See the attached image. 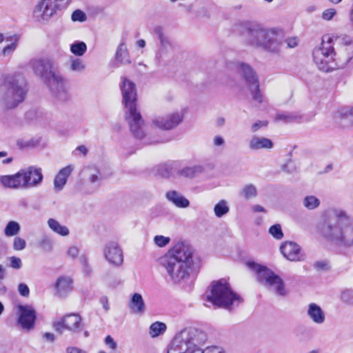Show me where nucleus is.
<instances>
[{
	"label": "nucleus",
	"instance_id": "49",
	"mask_svg": "<svg viewBox=\"0 0 353 353\" xmlns=\"http://www.w3.org/2000/svg\"><path fill=\"white\" fill-rule=\"evenodd\" d=\"M40 143V140L39 139H32L31 140H29L26 142H23L22 140H18L17 141V145L20 146L21 148H26V147H35L38 145Z\"/></svg>",
	"mask_w": 353,
	"mask_h": 353
},
{
	"label": "nucleus",
	"instance_id": "54",
	"mask_svg": "<svg viewBox=\"0 0 353 353\" xmlns=\"http://www.w3.org/2000/svg\"><path fill=\"white\" fill-rule=\"evenodd\" d=\"M18 292L22 296L28 297L30 294V290L28 286L23 283H19L18 285Z\"/></svg>",
	"mask_w": 353,
	"mask_h": 353
},
{
	"label": "nucleus",
	"instance_id": "26",
	"mask_svg": "<svg viewBox=\"0 0 353 353\" xmlns=\"http://www.w3.org/2000/svg\"><path fill=\"white\" fill-rule=\"evenodd\" d=\"M131 63L129 52L125 43H121L115 54V64L117 66Z\"/></svg>",
	"mask_w": 353,
	"mask_h": 353
},
{
	"label": "nucleus",
	"instance_id": "43",
	"mask_svg": "<svg viewBox=\"0 0 353 353\" xmlns=\"http://www.w3.org/2000/svg\"><path fill=\"white\" fill-rule=\"evenodd\" d=\"M341 301L347 304L353 305V290H345L341 294Z\"/></svg>",
	"mask_w": 353,
	"mask_h": 353
},
{
	"label": "nucleus",
	"instance_id": "64",
	"mask_svg": "<svg viewBox=\"0 0 353 353\" xmlns=\"http://www.w3.org/2000/svg\"><path fill=\"white\" fill-rule=\"evenodd\" d=\"M68 353H85L83 350H81L77 347H68L67 349Z\"/></svg>",
	"mask_w": 353,
	"mask_h": 353
},
{
	"label": "nucleus",
	"instance_id": "29",
	"mask_svg": "<svg viewBox=\"0 0 353 353\" xmlns=\"http://www.w3.org/2000/svg\"><path fill=\"white\" fill-rule=\"evenodd\" d=\"M256 187L252 183L245 184L239 192V195L245 200H250L257 196Z\"/></svg>",
	"mask_w": 353,
	"mask_h": 353
},
{
	"label": "nucleus",
	"instance_id": "39",
	"mask_svg": "<svg viewBox=\"0 0 353 353\" xmlns=\"http://www.w3.org/2000/svg\"><path fill=\"white\" fill-rule=\"evenodd\" d=\"M300 118H301L300 116H299L296 114L290 113V112L280 113L276 116V120L282 121L285 123H290V122L296 121Z\"/></svg>",
	"mask_w": 353,
	"mask_h": 353
},
{
	"label": "nucleus",
	"instance_id": "7",
	"mask_svg": "<svg viewBox=\"0 0 353 353\" xmlns=\"http://www.w3.org/2000/svg\"><path fill=\"white\" fill-rule=\"evenodd\" d=\"M25 78L20 74L7 75L0 79V105L13 109L21 103L26 97Z\"/></svg>",
	"mask_w": 353,
	"mask_h": 353
},
{
	"label": "nucleus",
	"instance_id": "35",
	"mask_svg": "<svg viewBox=\"0 0 353 353\" xmlns=\"http://www.w3.org/2000/svg\"><path fill=\"white\" fill-rule=\"evenodd\" d=\"M320 200L313 195L306 196L303 200V206L307 210H312L320 205Z\"/></svg>",
	"mask_w": 353,
	"mask_h": 353
},
{
	"label": "nucleus",
	"instance_id": "4",
	"mask_svg": "<svg viewBox=\"0 0 353 353\" xmlns=\"http://www.w3.org/2000/svg\"><path fill=\"white\" fill-rule=\"evenodd\" d=\"M205 332L195 328H185L177 333L170 345L167 353H224L217 347H201L206 341Z\"/></svg>",
	"mask_w": 353,
	"mask_h": 353
},
{
	"label": "nucleus",
	"instance_id": "33",
	"mask_svg": "<svg viewBox=\"0 0 353 353\" xmlns=\"http://www.w3.org/2000/svg\"><path fill=\"white\" fill-rule=\"evenodd\" d=\"M166 325L160 321H156L151 324L149 328V334L151 337H157L163 334L166 330Z\"/></svg>",
	"mask_w": 353,
	"mask_h": 353
},
{
	"label": "nucleus",
	"instance_id": "40",
	"mask_svg": "<svg viewBox=\"0 0 353 353\" xmlns=\"http://www.w3.org/2000/svg\"><path fill=\"white\" fill-rule=\"evenodd\" d=\"M85 69L83 60L76 58L71 61L70 70L73 72H81Z\"/></svg>",
	"mask_w": 353,
	"mask_h": 353
},
{
	"label": "nucleus",
	"instance_id": "45",
	"mask_svg": "<svg viewBox=\"0 0 353 353\" xmlns=\"http://www.w3.org/2000/svg\"><path fill=\"white\" fill-rule=\"evenodd\" d=\"M339 114L341 118L348 119L353 122V106L352 108H342L339 110Z\"/></svg>",
	"mask_w": 353,
	"mask_h": 353
},
{
	"label": "nucleus",
	"instance_id": "3",
	"mask_svg": "<svg viewBox=\"0 0 353 353\" xmlns=\"http://www.w3.org/2000/svg\"><path fill=\"white\" fill-rule=\"evenodd\" d=\"M120 88L124 104L125 119L133 137L137 139H142L145 137V121L137 109L136 85L126 77H123Z\"/></svg>",
	"mask_w": 353,
	"mask_h": 353
},
{
	"label": "nucleus",
	"instance_id": "59",
	"mask_svg": "<svg viewBox=\"0 0 353 353\" xmlns=\"http://www.w3.org/2000/svg\"><path fill=\"white\" fill-rule=\"evenodd\" d=\"M285 43L288 48H293L298 45V39L296 37L288 38L285 40Z\"/></svg>",
	"mask_w": 353,
	"mask_h": 353
},
{
	"label": "nucleus",
	"instance_id": "50",
	"mask_svg": "<svg viewBox=\"0 0 353 353\" xmlns=\"http://www.w3.org/2000/svg\"><path fill=\"white\" fill-rule=\"evenodd\" d=\"M170 239L169 237H166L161 235H157L154 236V241L155 244L159 247H164L168 245L170 242Z\"/></svg>",
	"mask_w": 353,
	"mask_h": 353
},
{
	"label": "nucleus",
	"instance_id": "58",
	"mask_svg": "<svg viewBox=\"0 0 353 353\" xmlns=\"http://www.w3.org/2000/svg\"><path fill=\"white\" fill-rule=\"evenodd\" d=\"M105 343L112 350H115L117 347V343L114 341L113 338L110 335H108L105 337Z\"/></svg>",
	"mask_w": 353,
	"mask_h": 353
},
{
	"label": "nucleus",
	"instance_id": "41",
	"mask_svg": "<svg viewBox=\"0 0 353 353\" xmlns=\"http://www.w3.org/2000/svg\"><path fill=\"white\" fill-rule=\"evenodd\" d=\"M269 233L276 239L280 240L283 237V233L281 226L279 224H275L269 229Z\"/></svg>",
	"mask_w": 353,
	"mask_h": 353
},
{
	"label": "nucleus",
	"instance_id": "23",
	"mask_svg": "<svg viewBox=\"0 0 353 353\" xmlns=\"http://www.w3.org/2000/svg\"><path fill=\"white\" fill-rule=\"evenodd\" d=\"M55 294L59 296H66L72 289V280L68 276H59L55 283Z\"/></svg>",
	"mask_w": 353,
	"mask_h": 353
},
{
	"label": "nucleus",
	"instance_id": "13",
	"mask_svg": "<svg viewBox=\"0 0 353 353\" xmlns=\"http://www.w3.org/2000/svg\"><path fill=\"white\" fill-rule=\"evenodd\" d=\"M23 189L37 187L43 181L42 170L40 168L29 166L19 170Z\"/></svg>",
	"mask_w": 353,
	"mask_h": 353
},
{
	"label": "nucleus",
	"instance_id": "48",
	"mask_svg": "<svg viewBox=\"0 0 353 353\" xmlns=\"http://www.w3.org/2000/svg\"><path fill=\"white\" fill-rule=\"evenodd\" d=\"M86 14L81 10H76L72 14L71 19L73 21L83 22L86 20Z\"/></svg>",
	"mask_w": 353,
	"mask_h": 353
},
{
	"label": "nucleus",
	"instance_id": "57",
	"mask_svg": "<svg viewBox=\"0 0 353 353\" xmlns=\"http://www.w3.org/2000/svg\"><path fill=\"white\" fill-rule=\"evenodd\" d=\"M79 254V249L77 246H70L67 250V255L72 259H76Z\"/></svg>",
	"mask_w": 353,
	"mask_h": 353
},
{
	"label": "nucleus",
	"instance_id": "47",
	"mask_svg": "<svg viewBox=\"0 0 353 353\" xmlns=\"http://www.w3.org/2000/svg\"><path fill=\"white\" fill-rule=\"evenodd\" d=\"M313 267L318 271H327L330 269L329 262L326 260L314 262Z\"/></svg>",
	"mask_w": 353,
	"mask_h": 353
},
{
	"label": "nucleus",
	"instance_id": "60",
	"mask_svg": "<svg viewBox=\"0 0 353 353\" xmlns=\"http://www.w3.org/2000/svg\"><path fill=\"white\" fill-rule=\"evenodd\" d=\"M101 180V177L99 176V172L96 171L95 173L91 174L90 176V181L92 183H94Z\"/></svg>",
	"mask_w": 353,
	"mask_h": 353
},
{
	"label": "nucleus",
	"instance_id": "12",
	"mask_svg": "<svg viewBox=\"0 0 353 353\" xmlns=\"http://www.w3.org/2000/svg\"><path fill=\"white\" fill-rule=\"evenodd\" d=\"M336 70L353 67V41L347 36L341 39L337 52L334 51Z\"/></svg>",
	"mask_w": 353,
	"mask_h": 353
},
{
	"label": "nucleus",
	"instance_id": "27",
	"mask_svg": "<svg viewBox=\"0 0 353 353\" xmlns=\"http://www.w3.org/2000/svg\"><path fill=\"white\" fill-rule=\"evenodd\" d=\"M165 197L177 208H185L190 205V201L182 194L175 190L167 192Z\"/></svg>",
	"mask_w": 353,
	"mask_h": 353
},
{
	"label": "nucleus",
	"instance_id": "38",
	"mask_svg": "<svg viewBox=\"0 0 353 353\" xmlns=\"http://www.w3.org/2000/svg\"><path fill=\"white\" fill-rule=\"evenodd\" d=\"M248 88L250 91L252 100L257 103H261L263 100V97L259 89V83Z\"/></svg>",
	"mask_w": 353,
	"mask_h": 353
},
{
	"label": "nucleus",
	"instance_id": "17",
	"mask_svg": "<svg viewBox=\"0 0 353 353\" xmlns=\"http://www.w3.org/2000/svg\"><path fill=\"white\" fill-rule=\"evenodd\" d=\"M280 250L284 257L291 261H299L304 259L300 246L296 243L285 242L281 245Z\"/></svg>",
	"mask_w": 353,
	"mask_h": 353
},
{
	"label": "nucleus",
	"instance_id": "30",
	"mask_svg": "<svg viewBox=\"0 0 353 353\" xmlns=\"http://www.w3.org/2000/svg\"><path fill=\"white\" fill-rule=\"evenodd\" d=\"M166 124L164 125L168 130H172L179 125L183 121V115L179 112H174L165 116Z\"/></svg>",
	"mask_w": 353,
	"mask_h": 353
},
{
	"label": "nucleus",
	"instance_id": "32",
	"mask_svg": "<svg viewBox=\"0 0 353 353\" xmlns=\"http://www.w3.org/2000/svg\"><path fill=\"white\" fill-rule=\"evenodd\" d=\"M203 166L196 165L193 166L185 167L181 170H179L178 173L180 176L192 178L196 176V174L203 172Z\"/></svg>",
	"mask_w": 353,
	"mask_h": 353
},
{
	"label": "nucleus",
	"instance_id": "37",
	"mask_svg": "<svg viewBox=\"0 0 353 353\" xmlns=\"http://www.w3.org/2000/svg\"><path fill=\"white\" fill-rule=\"evenodd\" d=\"M87 50V46L83 41H76L70 45V51L76 56H83Z\"/></svg>",
	"mask_w": 353,
	"mask_h": 353
},
{
	"label": "nucleus",
	"instance_id": "2",
	"mask_svg": "<svg viewBox=\"0 0 353 353\" xmlns=\"http://www.w3.org/2000/svg\"><path fill=\"white\" fill-rule=\"evenodd\" d=\"M192 253L189 245L178 243L159 258L160 265L165 270L172 281L179 283L189 277L192 265Z\"/></svg>",
	"mask_w": 353,
	"mask_h": 353
},
{
	"label": "nucleus",
	"instance_id": "9",
	"mask_svg": "<svg viewBox=\"0 0 353 353\" xmlns=\"http://www.w3.org/2000/svg\"><path fill=\"white\" fill-rule=\"evenodd\" d=\"M248 266L256 272L258 281L269 291L278 296H285L287 290L283 279L271 270L253 261L247 263Z\"/></svg>",
	"mask_w": 353,
	"mask_h": 353
},
{
	"label": "nucleus",
	"instance_id": "56",
	"mask_svg": "<svg viewBox=\"0 0 353 353\" xmlns=\"http://www.w3.org/2000/svg\"><path fill=\"white\" fill-rule=\"evenodd\" d=\"M336 14V10L334 8H329L325 10L322 14V18L325 20H330Z\"/></svg>",
	"mask_w": 353,
	"mask_h": 353
},
{
	"label": "nucleus",
	"instance_id": "55",
	"mask_svg": "<svg viewBox=\"0 0 353 353\" xmlns=\"http://www.w3.org/2000/svg\"><path fill=\"white\" fill-rule=\"evenodd\" d=\"M268 125L267 121H257L254 124H252L251 127V130L252 132H256L261 128H265Z\"/></svg>",
	"mask_w": 353,
	"mask_h": 353
},
{
	"label": "nucleus",
	"instance_id": "20",
	"mask_svg": "<svg viewBox=\"0 0 353 353\" xmlns=\"http://www.w3.org/2000/svg\"><path fill=\"white\" fill-rule=\"evenodd\" d=\"M274 146L273 142L268 138L254 135L248 143L250 150L257 151L260 150H270Z\"/></svg>",
	"mask_w": 353,
	"mask_h": 353
},
{
	"label": "nucleus",
	"instance_id": "14",
	"mask_svg": "<svg viewBox=\"0 0 353 353\" xmlns=\"http://www.w3.org/2000/svg\"><path fill=\"white\" fill-rule=\"evenodd\" d=\"M103 256L110 264L115 267H119L123 263V250L116 241H111L105 244Z\"/></svg>",
	"mask_w": 353,
	"mask_h": 353
},
{
	"label": "nucleus",
	"instance_id": "8",
	"mask_svg": "<svg viewBox=\"0 0 353 353\" xmlns=\"http://www.w3.org/2000/svg\"><path fill=\"white\" fill-rule=\"evenodd\" d=\"M207 299L213 305L225 309H230L232 305H238L242 301L239 295L232 290L229 283L224 279L212 282L210 293L208 294Z\"/></svg>",
	"mask_w": 353,
	"mask_h": 353
},
{
	"label": "nucleus",
	"instance_id": "24",
	"mask_svg": "<svg viewBox=\"0 0 353 353\" xmlns=\"http://www.w3.org/2000/svg\"><path fill=\"white\" fill-rule=\"evenodd\" d=\"M0 183L6 188L23 189L19 171L14 174L1 176Z\"/></svg>",
	"mask_w": 353,
	"mask_h": 353
},
{
	"label": "nucleus",
	"instance_id": "36",
	"mask_svg": "<svg viewBox=\"0 0 353 353\" xmlns=\"http://www.w3.org/2000/svg\"><path fill=\"white\" fill-rule=\"evenodd\" d=\"M20 229L21 227L19 223L14 221H10L6 225L4 229V233L6 236H12L17 234Z\"/></svg>",
	"mask_w": 353,
	"mask_h": 353
},
{
	"label": "nucleus",
	"instance_id": "22",
	"mask_svg": "<svg viewBox=\"0 0 353 353\" xmlns=\"http://www.w3.org/2000/svg\"><path fill=\"white\" fill-rule=\"evenodd\" d=\"M63 320L66 330L72 333H79L82 330V319L77 314H70L64 316Z\"/></svg>",
	"mask_w": 353,
	"mask_h": 353
},
{
	"label": "nucleus",
	"instance_id": "44",
	"mask_svg": "<svg viewBox=\"0 0 353 353\" xmlns=\"http://www.w3.org/2000/svg\"><path fill=\"white\" fill-rule=\"evenodd\" d=\"M8 261L10 268L14 270H19L22 268V261L19 257L12 256L8 258Z\"/></svg>",
	"mask_w": 353,
	"mask_h": 353
},
{
	"label": "nucleus",
	"instance_id": "34",
	"mask_svg": "<svg viewBox=\"0 0 353 353\" xmlns=\"http://www.w3.org/2000/svg\"><path fill=\"white\" fill-rule=\"evenodd\" d=\"M229 210L228 202L224 199L219 201L214 207V212L218 218H221L228 214Z\"/></svg>",
	"mask_w": 353,
	"mask_h": 353
},
{
	"label": "nucleus",
	"instance_id": "53",
	"mask_svg": "<svg viewBox=\"0 0 353 353\" xmlns=\"http://www.w3.org/2000/svg\"><path fill=\"white\" fill-rule=\"evenodd\" d=\"M53 327L59 334H63L64 330H66L63 318L61 321L54 322Z\"/></svg>",
	"mask_w": 353,
	"mask_h": 353
},
{
	"label": "nucleus",
	"instance_id": "63",
	"mask_svg": "<svg viewBox=\"0 0 353 353\" xmlns=\"http://www.w3.org/2000/svg\"><path fill=\"white\" fill-rule=\"evenodd\" d=\"M79 260L82 266L89 264L88 258L85 254H81Z\"/></svg>",
	"mask_w": 353,
	"mask_h": 353
},
{
	"label": "nucleus",
	"instance_id": "52",
	"mask_svg": "<svg viewBox=\"0 0 353 353\" xmlns=\"http://www.w3.org/2000/svg\"><path fill=\"white\" fill-rule=\"evenodd\" d=\"M212 145L215 148H224L225 145V141L221 135H216L212 139Z\"/></svg>",
	"mask_w": 353,
	"mask_h": 353
},
{
	"label": "nucleus",
	"instance_id": "5",
	"mask_svg": "<svg viewBox=\"0 0 353 353\" xmlns=\"http://www.w3.org/2000/svg\"><path fill=\"white\" fill-rule=\"evenodd\" d=\"M30 65L34 74L48 85L52 94L61 101L68 99L65 81L54 70V63L50 59H38L30 61Z\"/></svg>",
	"mask_w": 353,
	"mask_h": 353
},
{
	"label": "nucleus",
	"instance_id": "46",
	"mask_svg": "<svg viewBox=\"0 0 353 353\" xmlns=\"http://www.w3.org/2000/svg\"><path fill=\"white\" fill-rule=\"evenodd\" d=\"M26 246V242L25 239L17 236L14 239L13 241V249L17 251H21L25 249Z\"/></svg>",
	"mask_w": 353,
	"mask_h": 353
},
{
	"label": "nucleus",
	"instance_id": "11",
	"mask_svg": "<svg viewBox=\"0 0 353 353\" xmlns=\"http://www.w3.org/2000/svg\"><path fill=\"white\" fill-rule=\"evenodd\" d=\"M71 0H42L34 10V18L41 22L48 21L58 12L66 8Z\"/></svg>",
	"mask_w": 353,
	"mask_h": 353
},
{
	"label": "nucleus",
	"instance_id": "10",
	"mask_svg": "<svg viewBox=\"0 0 353 353\" xmlns=\"http://www.w3.org/2000/svg\"><path fill=\"white\" fill-rule=\"evenodd\" d=\"M313 60L320 70L328 72L336 70L334 48L330 37H323L321 46L314 50Z\"/></svg>",
	"mask_w": 353,
	"mask_h": 353
},
{
	"label": "nucleus",
	"instance_id": "6",
	"mask_svg": "<svg viewBox=\"0 0 353 353\" xmlns=\"http://www.w3.org/2000/svg\"><path fill=\"white\" fill-rule=\"evenodd\" d=\"M282 39L280 30L259 24L249 26L245 32V42L248 45L271 53L280 51Z\"/></svg>",
	"mask_w": 353,
	"mask_h": 353
},
{
	"label": "nucleus",
	"instance_id": "19",
	"mask_svg": "<svg viewBox=\"0 0 353 353\" xmlns=\"http://www.w3.org/2000/svg\"><path fill=\"white\" fill-rule=\"evenodd\" d=\"M154 33L158 37L160 41L159 50L156 52V59L161 61L168 53L172 48L171 42L168 37L165 34L163 29L161 26L155 27Z\"/></svg>",
	"mask_w": 353,
	"mask_h": 353
},
{
	"label": "nucleus",
	"instance_id": "15",
	"mask_svg": "<svg viewBox=\"0 0 353 353\" xmlns=\"http://www.w3.org/2000/svg\"><path fill=\"white\" fill-rule=\"evenodd\" d=\"M18 308V323L23 330H30L34 328L37 312L32 306L29 305H19Z\"/></svg>",
	"mask_w": 353,
	"mask_h": 353
},
{
	"label": "nucleus",
	"instance_id": "21",
	"mask_svg": "<svg viewBox=\"0 0 353 353\" xmlns=\"http://www.w3.org/2000/svg\"><path fill=\"white\" fill-rule=\"evenodd\" d=\"M73 170L72 165H68L61 169L54 179V190L56 192L62 190L67 183L68 178Z\"/></svg>",
	"mask_w": 353,
	"mask_h": 353
},
{
	"label": "nucleus",
	"instance_id": "28",
	"mask_svg": "<svg viewBox=\"0 0 353 353\" xmlns=\"http://www.w3.org/2000/svg\"><path fill=\"white\" fill-rule=\"evenodd\" d=\"M129 307L134 314H142L145 312V303L142 296L139 293H134L129 303Z\"/></svg>",
	"mask_w": 353,
	"mask_h": 353
},
{
	"label": "nucleus",
	"instance_id": "62",
	"mask_svg": "<svg viewBox=\"0 0 353 353\" xmlns=\"http://www.w3.org/2000/svg\"><path fill=\"white\" fill-rule=\"evenodd\" d=\"M159 172L163 176H167L169 174V172L168 171L165 165H159Z\"/></svg>",
	"mask_w": 353,
	"mask_h": 353
},
{
	"label": "nucleus",
	"instance_id": "31",
	"mask_svg": "<svg viewBox=\"0 0 353 353\" xmlns=\"http://www.w3.org/2000/svg\"><path fill=\"white\" fill-rule=\"evenodd\" d=\"M49 228L54 232L61 236H67L69 234L68 228L62 225L56 219L50 218L48 221Z\"/></svg>",
	"mask_w": 353,
	"mask_h": 353
},
{
	"label": "nucleus",
	"instance_id": "42",
	"mask_svg": "<svg viewBox=\"0 0 353 353\" xmlns=\"http://www.w3.org/2000/svg\"><path fill=\"white\" fill-rule=\"evenodd\" d=\"M152 125L161 130H168L164 125L166 124V117L161 116L154 117L152 120Z\"/></svg>",
	"mask_w": 353,
	"mask_h": 353
},
{
	"label": "nucleus",
	"instance_id": "1",
	"mask_svg": "<svg viewBox=\"0 0 353 353\" xmlns=\"http://www.w3.org/2000/svg\"><path fill=\"white\" fill-rule=\"evenodd\" d=\"M322 234L340 248L353 247V219L341 210L330 213L321 228Z\"/></svg>",
	"mask_w": 353,
	"mask_h": 353
},
{
	"label": "nucleus",
	"instance_id": "16",
	"mask_svg": "<svg viewBox=\"0 0 353 353\" xmlns=\"http://www.w3.org/2000/svg\"><path fill=\"white\" fill-rule=\"evenodd\" d=\"M232 67L241 75L248 87L259 83L255 71L250 65L243 62H236L232 63Z\"/></svg>",
	"mask_w": 353,
	"mask_h": 353
},
{
	"label": "nucleus",
	"instance_id": "18",
	"mask_svg": "<svg viewBox=\"0 0 353 353\" xmlns=\"http://www.w3.org/2000/svg\"><path fill=\"white\" fill-rule=\"evenodd\" d=\"M19 37L17 34L5 37L0 33V57L12 54L17 49Z\"/></svg>",
	"mask_w": 353,
	"mask_h": 353
},
{
	"label": "nucleus",
	"instance_id": "25",
	"mask_svg": "<svg viewBox=\"0 0 353 353\" xmlns=\"http://www.w3.org/2000/svg\"><path fill=\"white\" fill-rule=\"evenodd\" d=\"M307 314L310 319L316 324H322L325 320L324 312L316 303H312L308 305Z\"/></svg>",
	"mask_w": 353,
	"mask_h": 353
},
{
	"label": "nucleus",
	"instance_id": "51",
	"mask_svg": "<svg viewBox=\"0 0 353 353\" xmlns=\"http://www.w3.org/2000/svg\"><path fill=\"white\" fill-rule=\"evenodd\" d=\"M41 247L46 250L50 251L52 249V241L48 236H44L40 241Z\"/></svg>",
	"mask_w": 353,
	"mask_h": 353
},
{
	"label": "nucleus",
	"instance_id": "61",
	"mask_svg": "<svg viewBox=\"0 0 353 353\" xmlns=\"http://www.w3.org/2000/svg\"><path fill=\"white\" fill-rule=\"evenodd\" d=\"M100 303L102 305L103 309L105 311H108L110 309L109 305H108V299L106 296H102L100 299Z\"/></svg>",
	"mask_w": 353,
	"mask_h": 353
}]
</instances>
